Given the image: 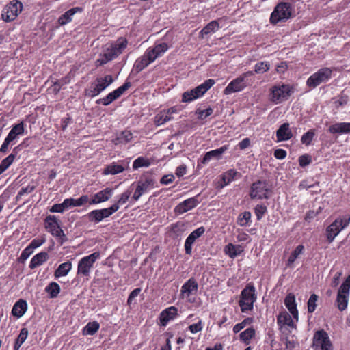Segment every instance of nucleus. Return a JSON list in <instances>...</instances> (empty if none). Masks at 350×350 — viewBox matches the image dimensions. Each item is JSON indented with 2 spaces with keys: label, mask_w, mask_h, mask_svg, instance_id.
<instances>
[{
  "label": "nucleus",
  "mask_w": 350,
  "mask_h": 350,
  "mask_svg": "<svg viewBox=\"0 0 350 350\" xmlns=\"http://www.w3.org/2000/svg\"><path fill=\"white\" fill-rule=\"evenodd\" d=\"M128 40L124 37L118 38L115 42L110 43L99 55L96 61L97 66H102L113 60L123 53L127 47Z\"/></svg>",
  "instance_id": "obj_1"
},
{
  "label": "nucleus",
  "mask_w": 350,
  "mask_h": 350,
  "mask_svg": "<svg viewBox=\"0 0 350 350\" xmlns=\"http://www.w3.org/2000/svg\"><path fill=\"white\" fill-rule=\"evenodd\" d=\"M293 14L294 8L291 3H278L270 15L269 23L273 25L285 23L293 16Z\"/></svg>",
  "instance_id": "obj_2"
},
{
  "label": "nucleus",
  "mask_w": 350,
  "mask_h": 350,
  "mask_svg": "<svg viewBox=\"0 0 350 350\" xmlns=\"http://www.w3.org/2000/svg\"><path fill=\"white\" fill-rule=\"evenodd\" d=\"M293 92V87L288 84L275 85L270 88L269 100L274 104H280L287 100Z\"/></svg>",
  "instance_id": "obj_3"
},
{
  "label": "nucleus",
  "mask_w": 350,
  "mask_h": 350,
  "mask_svg": "<svg viewBox=\"0 0 350 350\" xmlns=\"http://www.w3.org/2000/svg\"><path fill=\"white\" fill-rule=\"evenodd\" d=\"M255 292V287L251 284H248L241 292L239 305L242 312H247L253 309L254 303L257 299Z\"/></svg>",
  "instance_id": "obj_4"
},
{
  "label": "nucleus",
  "mask_w": 350,
  "mask_h": 350,
  "mask_svg": "<svg viewBox=\"0 0 350 350\" xmlns=\"http://www.w3.org/2000/svg\"><path fill=\"white\" fill-rule=\"evenodd\" d=\"M350 223V215L346 214L336 218L326 228V237L329 243L333 242L335 237Z\"/></svg>",
  "instance_id": "obj_5"
},
{
  "label": "nucleus",
  "mask_w": 350,
  "mask_h": 350,
  "mask_svg": "<svg viewBox=\"0 0 350 350\" xmlns=\"http://www.w3.org/2000/svg\"><path fill=\"white\" fill-rule=\"evenodd\" d=\"M215 81L214 79H209L196 88L191 90L184 92L182 94L181 102L190 103L202 97L215 84Z\"/></svg>",
  "instance_id": "obj_6"
},
{
  "label": "nucleus",
  "mask_w": 350,
  "mask_h": 350,
  "mask_svg": "<svg viewBox=\"0 0 350 350\" xmlns=\"http://www.w3.org/2000/svg\"><path fill=\"white\" fill-rule=\"evenodd\" d=\"M154 185L155 180L150 177L142 178L137 182L132 183L130 189L133 190L135 187L132 200L135 202L137 201L142 195L154 188Z\"/></svg>",
  "instance_id": "obj_7"
},
{
  "label": "nucleus",
  "mask_w": 350,
  "mask_h": 350,
  "mask_svg": "<svg viewBox=\"0 0 350 350\" xmlns=\"http://www.w3.org/2000/svg\"><path fill=\"white\" fill-rule=\"evenodd\" d=\"M253 75V71H247L245 73H243L239 77H237L229 83V84L225 88L224 90V94L228 95L234 92L242 91L248 85L247 78Z\"/></svg>",
  "instance_id": "obj_8"
},
{
  "label": "nucleus",
  "mask_w": 350,
  "mask_h": 350,
  "mask_svg": "<svg viewBox=\"0 0 350 350\" xmlns=\"http://www.w3.org/2000/svg\"><path fill=\"white\" fill-rule=\"evenodd\" d=\"M100 256L99 252H95L88 256L83 257L78 262L77 275L88 277L90 275L94 262Z\"/></svg>",
  "instance_id": "obj_9"
},
{
  "label": "nucleus",
  "mask_w": 350,
  "mask_h": 350,
  "mask_svg": "<svg viewBox=\"0 0 350 350\" xmlns=\"http://www.w3.org/2000/svg\"><path fill=\"white\" fill-rule=\"evenodd\" d=\"M312 347L314 350H333L332 342L325 330H318L314 334Z\"/></svg>",
  "instance_id": "obj_10"
},
{
  "label": "nucleus",
  "mask_w": 350,
  "mask_h": 350,
  "mask_svg": "<svg viewBox=\"0 0 350 350\" xmlns=\"http://www.w3.org/2000/svg\"><path fill=\"white\" fill-rule=\"evenodd\" d=\"M332 70L329 68H323L312 74L306 81L310 88H315L322 83L327 82L331 77Z\"/></svg>",
  "instance_id": "obj_11"
},
{
  "label": "nucleus",
  "mask_w": 350,
  "mask_h": 350,
  "mask_svg": "<svg viewBox=\"0 0 350 350\" xmlns=\"http://www.w3.org/2000/svg\"><path fill=\"white\" fill-rule=\"evenodd\" d=\"M22 9V3L18 0H13L3 10L1 18L5 22L12 21L21 12Z\"/></svg>",
  "instance_id": "obj_12"
},
{
  "label": "nucleus",
  "mask_w": 350,
  "mask_h": 350,
  "mask_svg": "<svg viewBox=\"0 0 350 350\" xmlns=\"http://www.w3.org/2000/svg\"><path fill=\"white\" fill-rule=\"evenodd\" d=\"M269 192L270 189L268 188L266 181L258 180L252 185L250 196L252 199H268Z\"/></svg>",
  "instance_id": "obj_13"
},
{
  "label": "nucleus",
  "mask_w": 350,
  "mask_h": 350,
  "mask_svg": "<svg viewBox=\"0 0 350 350\" xmlns=\"http://www.w3.org/2000/svg\"><path fill=\"white\" fill-rule=\"evenodd\" d=\"M131 86V82L126 81L122 86L109 93L105 97L97 100L96 103L97 104H102L104 106H107L113 101L120 98Z\"/></svg>",
  "instance_id": "obj_14"
},
{
  "label": "nucleus",
  "mask_w": 350,
  "mask_h": 350,
  "mask_svg": "<svg viewBox=\"0 0 350 350\" xmlns=\"http://www.w3.org/2000/svg\"><path fill=\"white\" fill-rule=\"evenodd\" d=\"M131 86V82L126 81L122 86L109 93L105 97L97 100L96 103L97 104H102L104 106H107L113 101L120 98Z\"/></svg>",
  "instance_id": "obj_15"
},
{
  "label": "nucleus",
  "mask_w": 350,
  "mask_h": 350,
  "mask_svg": "<svg viewBox=\"0 0 350 350\" xmlns=\"http://www.w3.org/2000/svg\"><path fill=\"white\" fill-rule=\"evenodd\" d=\"M44 226L46 230L53 236L59 238L65 237V234L60 228L59 219L55 215H48L44 219Z\"/></svg>",
  "instance_id": "obj_16"
},
{
  "label": "nucleus",
  "mask_w": 350,
  "mask_h": 350,
  "mask_svg": "<svg viewBox=\"0 0 350 350\" xmlns=\"http://www.w3.org/2000/svg\"><path fill=\"white\" fill-rule=\"evenodd\" d=\"M205 232L203 226L199 227L193 230L186 239L185 242V250L187 254L191 255L192 253V245L197 239L200 237Z\"/></svg>",
  "instance_id": "obj_17"
},
{
  "label": "nucleus",
  "mask_w": 350,
  "mask_h": 350,
  "mask_svg": "<svg viewBox=\"0 0 350 350\" xmlns=\"http://www.w3.org/2000/svg\"><path fill=\"white\" fill-rule=\"evenodd\" d=\"M154 61V57H152L151 55H150L149 53L146 51L143 55L138 57L135 60L133 65V71H135L137 74Z\"/></svg>",
  "instance_id": "obj_18"
},
{
  "label": "nucleus",
  "mask_w": 350,
  "mask_h": 350,
  "mask_svg": "<svg viewBox=\"0 0 350 350\" xmlns=\"http://www.w3.org/2000/svg\"><path fill=\"white\" fill-rule=\"evenodd\" d=\"M199 203L197 196L188 198L179 203L174 208V212L179 215L185 213L195 208Z\"/></svg>",
  "instance_id": "obj_19"
},
{
  "label": "nucleus",
  "mask_w": 350,
  "mask_h": 350,
  "mask_svg": "<svg viewBox=\"0 0 350 350\" xmlns=\"http://www.w3.org/2000/svg\"><path fill=\"white\" fill-rule=\"evenodd\" d=\"M113 190L107 187L94 194L92 199L89 202L90 204H96L107 201L112 196Z\"/></svg>",
  "instance_id": "obj_20"
},
{
  "label": "nucleus",
  "mask_w": 350,
  "mask_h": 350,
  "mask_svg": "<svg viewBox=\"0 0 350 350\" xmlns=\"http://www.w3.org/2000/svg\"><path fill=\"white\" fill-rule=\"evenodd\" d=\"M228 149V145H224V146L220 147L219 148H217V149H215V150L207 152L204 154L202 160L201 161V163L203 165H206L208 162H209L211 161V159H212L213 158L216 159H221V155Z\"/></svg>",
  "instance_id": "obj_21"
},
{
  "label": "nucleus",
  "mask_w": 350,
  "mask_h": 350,
  "mask_svg": "<svg viewBox=\"0 0 350 350\" xmlns=\"http://www.w3.org/2000/svg\"><path fill=\"white\" fill-rule=\"evenodd\" d=\"M178 310L174 306H170L163 310L160 314V323L162 326H165L167 323L173 320L178 315Z\"/></svg>",
  "instance_id": "obj_22"
},
{
  "label": "nucleus",
  "mask_w": 350,
  "mask_h": 350,
  "mask_svg": "<svg viewBox=\"0 0 350 350\" xmlns=\"http://www.w3.org/2000/svg\"><path fill=\"white\" fill-rule=\"evenodd\" d=\"M25 132V124L23 121L12 126L10 131L5 137L10 142H14L19 136L23 135Z\"/></svg>",
  "instance_id": "obj_23"
},
{
  "label": "nucleus",
  "mask_w": 350,
  "mask_h": 350,
  "mask_svg": "<svg viewBox=\"0 0 350 350\" xmlns=\"http://www.w3.org/2000/svg\"><path fill=\"white\" fill-rule=\"evenodd\" d=\"M349 293L350 292L347 290L341 291V288H339L336 300V303L339 310L343 311L347 308Z\"/></svg>",
  "instance_id": "obj_24"
},
{
  "label": "nucleus",
  "mask_w": 350,
  "mask_h": 350,
  "mask_svg": "<svg viewBox=\"0 0 350 350\" xmlns=\"http://www.w3.org/2000/svg\"><path fill=\"white\" fill-rule=\"evenodd\" d=\"M293 137L288 123L282 124L276 131L278 142L287 141Z\"/></svg>",
  "instance_id": "obj_25"
},
{
  "label": "nucleus",
  "mask_w": 350,
  "mask_h": 350,
  "mask_svg": "<svg viewBox=\"0 0 350 350\" xmlns=\"http://www.w3.org/2000/svg\"><path fill=\"white\" fill-rule=\"evenodd\" d=\"M332 134H347L350 133V122H336L332 124L328 129Z\"/></svg>",
  "instance_id": "obj_26"
},
{
  "label": "nucleus",
  "mask_w": 350,
  "mask_h": 350,
  "mask_svg": "<svg viewBox=\"0 0 350 350\" xmlns=\"http://www.w3.org/2000/svg\"><path fill=\"white\" fill-rule=\"evenodd\" d=\"M198 285L193 278H189L181 287L180 293L183 296L189 297L197 292Z\"/></svg>",
  "instance_id": "obj_27"
},
{
  "label": "nucleus",
  "mask_w": 350,
  "mask_h": 350,
  "mask_svg": "<svg viewBox=\"0 0 350 350\" xmlns=\"http://www.w3.org/2000/svg\"><path fill=\"white\" fill-rule=\"evenodd\" d=\"M284 304L288 308L292 316L298 320V310L295 301V297L293 293H288L284 299Z\"/></svg>",
  "instance_id": "obj_28"
},
{
  "label": "nucleus",
  "mask_w": 350,
  "mask_h": 350,
  "mask_svg": "<svg viewBox=\"0 0 350 350\" xmlns=\"http://www.w3.org/2000/svg\"><path fill=\"white\" fill-rule=\"evenodd\" d=\"M113 82V77L111 75H107L104 77L97 78L94 83L92 84V85H95L98 91L101 93Z\"/></svg>",
  "instance_id": "obj_29"
},
{
  "label": "nucleus",
  "mask_w": 350,
  "mask_h": 350,
  "mask_svg": "<svg viewBox=\"0 0 350 350\" xmlns=\"http://www.w3.org/2000/svg\"><path fill=\"white\" fill-rule=\"evenodd\" d=\"M168 48V45L165 42L156 43L153 48H148L146 51L152 57H154V60H155L165 53Z\"/></svg>",
  "instance_id": "obj_30"
},
{
  "label": "nucleus",
  "mask_w": 350,
  "mask_h": 350,
  "mask_svg": "<svg viewBox=\"0 0 350 350\" xmlns=\"http://www.w3.org/2000/svg\"><path fill=\"white\" fill-rule=\"evenodd\" d=\"M27 310V301L23 299H19L14 304L12 310V314L13 316L20 318L25 313Z\"/></svg>",
  "instance_id": "obj_31"
},
{
  "label": "nucleus",
  "mask_w": 350,
  "mask_h": 350,
  "mask_svg": "<svg viewBox=\"0 0 350 350\" xmlns=\"http://www.w3.org/2000/svg\"><path fill=\"white\" fill-rule=\"evenodd\" d=\"M49 258V254L46 252H41L36 254L31 260L29 263V268L31 269H35L37 267L42 265Z\"/></svg>",
  "instance_id": "obj_32"
},
{
  "label": "nucleus",
  "mask_w": 350,
  "mask_h": 350,
  "mask_svg": "<svg viewBox=\"0 0 350 350\" xmlns=\"http://www.w3.org/2000/svg\"><path fill=\"white\" fill-rule=\"evenodd\" d=\"M82 10L83 9L80 7H75L68 10L59 18L58 23L61 25L67 24L72 21V17L74 14L77 12H81Z\"/></svg>",
  "instance_id": "obj_33"
},
{
  "label": "nucleus",
  "mask_w": 350,
  "mask_h": 350,
  "mask_svg": "<svg viewBox=\"0 0 350 350\" xmlns=\"http://www.w3.org/2000/svg\"><path fill=\"white\" fill-rule=\"evenodd\" d=\"M243 252V247L240 245L228 243L224 247L225 254L232 258H234L239 256Z\"/></svg>",
  "instance_id": "obj_34"
},
{
  "label": "nucleus",
  "mask_w": 350,
  "mask_h": 350,
  "mask_svg": "<svg viewBox=\"0 0 350 350\" xmlns=\"http://www.w3.org/2000/svg\"><path fill=\"white\" fill-rule=\"evenodd\" d=\"M185 230V226L184 223H183L181 221H178V222H176V224H173L170 226V237H172L174 239H177L183 234Z\"/></svg>",
  "instance_id": "obj_35"
},
{
  "label": "nucleus",
  "mask_w": 350,
  "mask_h": 350,
  "mask_svg": "<svg viewBox=\"0 0 350 350\" xmlns=\"http://www.w3.org/2000/svg\"><path fill=\"white\" fill-rule=\"evenodd\" d=\"M241 177V174L234 169L226 171L222 175V180L225 185H228L232 181L239 179Z\"/></svg>",
  "instance_id": "obj_36"
},
{
  "label": "nucleus",
  "mask_w": 350,
  "mask_h": 350,
  "mask_svg": "<svg viewBox=\"0 0 350 350\" xmlns=\"http://www.w3.org/2000/svg\"><path fill=\"white\" fill-rule=\"evenodd\" d=\"M277 323L281 327L284 325L293 326L291 317L286 311L281 312L277 317Z\"/></svg>",
  "instance_id": "obj_37"
},
{
  "label": "nucleus",
  "mask_w": 350,
  "mask_h": 350,
  "mask_svg": "<svg viewBox=\"0 0 350 350\" xmlns=\"http://www.w3.org/2000/svg\"><path fill=\"white\" fill-rule=\"evenodd\" d=\"M71 268L72 263L70 261L60 264L57 269L55 271V278H57L59 277L66 276L71 270Z\"/></svg>",
  "instance_id": "obj_38"
},
{
  "label": "nucleus",
  "mask_w": 350,
  "mask_h": 350,
  "mask_svg": "<svg viewBox=\"0 0 350 350\" xmlns=\"http://www.w3.org/2000/svg\"><path fill=\"white\" fill-rule=\"evenodd\" d=\"M124 170V167L122 165H119L115 162L107 165L103 171V174H117L122 172Z\"/></svg>",
  "instance_id": "obj_39"
},
{
  "label": "nucleus",
  "mask_w": 350,
  "mask_h": 350,
  "mask_svg": "<svg viewBox=\"0 0 350 350\" xmlns=\"http://www.w3.org/2000/svg\"><path fill=\"white\" fill-rule=\"evenodd\" d=\"M174 119L173 116H170L169 113H167L166 110H163L154 117V122L157 125L163 124Z\"/></svg>",
  "instance_id": "obj_40"
},
{
  "label": "nucleus",
  "mask_w": 350,
  "mask_h": 350,
  "mask_svg": "<svg viewBox=\"0 0 350 350\" xmlns=\"http://www.w3.org/2000/svg\"><path fill=\"white\" fill-rule=\"evenodd\" d=\"M219 29V25L217 21H212L208 23L201 31L200 34L203 37L204 35H208L215 33Z\"/></svg>",
  "instance_id": "obj_41"
},
{
  "label": "nucleus",
  "mask_w": 350,
  "mask_h": 350,
  "mask_svg": "<svg viewBox=\"0 0 350 350\" xmlns=\"http://www.w3.org/2000/svg\"><path fill=\"white\" fill-rule=\"evenodd\" d=\"M255 336V329L253 327H249L245 331L242 332L240 335V340L243 341L245 345H248L250 340Z\"/></svg>",
  "instance_id": "obj_42"
},
{
  "label": "nucleus",
  "mask_w": 350,
  "mask_h": 350,
  "mask_svg": "<svg viewBox=\"0 0 350 350\" xmlns=\"http://www.w3.org/2000/svg\"><path fill=\"white\" fill-rule=\"evenodd\" d=\"M100 325L96 321L88 323L83 328L84 335H94L99 329Z\"/></svg>",
  "instance_id": "obj_43"
},
{
  "label": "nucleus",
  "mask_w": 350,
  "mask_h": 350,
  "mask_svg": "<svg viewBox=\"0 0 350 350\" xmlns=\"http://www.w3.org/2000/svg\"><path fill=\"white\" fill-rule=\"evenodd\" d=\"M28 336V330L27 328H22L19 335L18 336L17 338L16 339L14 345V350H18L21 347V345L27 339V337Z\"/></svg>",
  "instance_id": "obj_44"
},
{
  "label": "nucleus",
  "mask_w": 350,
  "mask_h": 350,
  "mask_svg": "<svg viewBox=\"0 0 350 350\" xmlns=\"http://www.w3.org/2000/svg\"><path fill=\"white\" fill-rule=\"evenodd\" d=\"M16 153H12L5 158L0 164V174L4 172L14 162Z\"/></svg>",
  "instance_id": "obj_45"
},
{
  "label": "nucleus",
  "mask_w": 350,
  "mask_h": 350,
  "mask_svg": "<svg viewBox=\"0 0 350 350\" xmlns=\"http://www.w3.org/2000/svg\"><path fill=\"white\" fill-rule=\"evenodd\" d=\"M45 291L51 298H55L60 292V286L57 283L53 282L45 288Z\"/></svg>",
  "instance_id": "obj_46"
},
{
  "label": "nucleus",
  "mask_w": 350,
  "mask_h": 350,
  "mask_svg": "<svg viewBox=\"0 0 350 350\" xmlns=\"http://www.w3.org/2000/svg\"><path fill=\"white\" fill-rule=\"evenodd\" d=\"M86 217L90 221L94 222L95 224H98L103 219L99 209L90 211L87 214Z\"/></svg>",
  "instance_id": "obj_47"
},
{
  "label": "nucleus",
  "mask_w": 350,
  "mask_h": 350,
  "mask_svg": "<svg viewBox=\"0 0 350 350\" xmlns=\"http://www.w3.org/2000/svg\"><path fill=\"white\" fill-rule=\"evenodd\" d=\"M270 68V64L268 62H260L254 65V73L263 74L268 71Z\"/></svg>",
  "instance_id": "obj_48"
},
{
  "label": "nucleus",
  "mask_w": 350,
  "mask_h": 350,
  "mask_svg": "<svg viewBox=\"0 0 350 350\" xmlns=\"http://www.w3.org/2000/svg\"><path fill=\"white\" fill-rule=\"evenodd\" d=\"M69 83H70V79H69L68 77H66L64 78L61 79L60 80L56 81L55 82H54V83L52 86L53 92L54 94H57V93H59V92L60 91V90L62 89V88L64 85H65Z\"/></svg>",
  "instance_id": "obj_49"
},
{
  "label": "nucleus",
  "mask_w": 350,
  "mask_h": 350,
  "mask_svg": "<svg viewBox=\"0 0 350 350\" xmlns=\"http://www.w3.org/2000/svg\"><path fill=\"white\" fill-rule=\"evenodd\" d=\"M150 165V162L148 159L143 157L137 158L133 163V168L137 170L142 167H148Z\"/></svg>",
  "instance_id": "obj_50"
},
{
  "label": "nucleus",
  "mask_w": 350,
  "mask_h": 350,
  "mask_svg": "<svg viewBox=\"0 0 350 350\" xmlns=\"http://www.w3.org/2000/svg\"><path fill=\"white\" fill-rule=\"evenodd\" d=\"M251 213L249 211H245L241 213L238 218V224L241 226H250Z\"/></svg>",
  "instance_id": "obj_51"
},
{
  "label": "nucleus",
  "mask_w": 350,
  "mask_h": 350,
  "mask_svg": "<svg viewBox=\"0 0 350 350\" xmlns=\"http://www.w3.org/2000/svg\"><path fill=\"white\" fill-rule=\"evenodd\" d=\"M304 250V247L302 245H299L296 247V248L293 251L290 256L288 259V265H291L293 263L297 258L300 255Z\"/></svg>",
  "instance_id": "obj_52"
},
{
  "label": "nucleus",
  "mask_w": 350,
  "mask_h": 350,
  "mask_svg": "<svg viewBox=\"0 0 350 350\" xmlns=\"http://www.w3.org/2000/svg\"><path fill=\"white\" fill-rule=\"evenodd\" d=\"M314 135V130L310 129L301 136V142L306 146H309L311 144Z\"/></svg>",
  "instance_id": "obj_53"
},
{
  "label": "nucleus",
  "mask_w": 350,
  "mask_h": 350,
  "mask_svg": "<svg viewBox=\"0 0 350 350\" xmlns=\"http://www.w3.org/2000/svg\"><path fill=\"white\" fill-rule=\"evenodd\" d=\"M131 193H132V190L129 187L126 191H125L124 193H122L121 194L118 202L116 203L113 204V205H118V208H119L121 205L124 204L128 201Z\"/></svg>",
  "instance_id": "obj_54"
},
{
  "label": "nucleus",
  "mask_w": 350,
  "mask_h": 350,
  "mask_svg": "<svg viewBox=\"0 0 350 350\" xmlns=\"http://www.w3.org/2000/svg\"><path fill=\"white\" fill-rule=\"evenodd\" d=\"M99 210L102 214L103 218L105 219L110 217L112 214L116 213L118 210V206L113 204L109 208H105Z\"/></svg>",
  "instance_id": "obj_55"
},
{
  "label": "nucleus",
  "mask_w": 350,
  "mask_h": 350,
  "mask_svg": "<svg viewBox=\"0 0 350 350\" xmlns=\"http://www.w3.org/2000/svg\"><path fill=\"white\" fill-rule=\"evenodd\" d=\"M253 322L251 317L245 318L242 322L236 324L233 327V332L237 334L243 329L247 325H250Z\"/></svg>",
  "instance_id": "obj_56"
},
{
  "label": "nucleus",
  "mask_w": 350,
  "mask_h": 350,
  "mask_svg": "<svg viewBox=\"0 0 350 350\" xmlns=\"http://www.w3.org/2000/svg\"><path fill=\"white\" fill-rule=\"evenodd\" d=\"M317 300H318V296L317 295L312 294L310 295V297L308 301V303H307L308 312L312 313L315 310L316 307H317L316 303H317Z\"/></svg>",
  "instance_id": "obj_57"
},
{
  "label": "nucleus",
  "mask_w": 350,
  "mask_h": 350,
  "mask_svg": "<svg viewBox=\"0 0 350 350\" xmlns=\"http://www.w3.org/2000/svg\"><path fill=\"white\" fill-rule=\"evenodd\" d=\"M132 138L133 134L131 131H124L120 133L117 140H118L120 143L126 144L130 142Z\"/></svg>",
  "instance_id": "obj_58"
},
{
  "label": "nucleus",
  "mask_w": 350,
  "mask_h": 350,
  "mask_svg": "<svg viewBox=\"0 0 350 350\" xmlns=\"http://www.w3.org/2000/svg\"><path fill=\"white\" fill-rule=\"evenodd\" d=\"M334 105L336 108L345 106L349 101V98L347 95L342 93L338 98H334Z\"/></svg>",
  "instance_id": "obj_59"
},
{
  "label": "nucleus",
  "mask_w": 350,
  "mask_h": 350,
  "mask_svg": "<svg viewBox=\"0 0 350 350\" xmlns=\"http://www.w3.org/2000/svg\"><path fill=\"white\" fill-rule=\"evenodd\" d=\"M213 112V109L211 107H208L206 109L202 110L198 109L196 111L198 118L200 120H204L206 117L211 116Z\"/></svg>",
  "instance_id": "obj_60"
},
{
  "label": "nucleus",
  "mask_w": 350,
  "mask_h": 350,
  "mask_svg": "<svg viewBox=\"0 0 350 350\" xmlns=\"http://www.w3.org/2000/svg\"><path fill=\"white\" fill-rule=\"evenodd\" d=\"M35 188L36 186L31 185H28L25 187H22L16 196V200H19L23 196L31 193L34 191Z\"/></svg>",
  "instance_id": "obj_61"
},
{
  "label": "nucleus",
  "mask_w": 350,
  "mask_h": 350,
  "mask_svg": "<svg viewBox=\"0 0 350 350\" xmlns=\"http://www.w3.org/2000/svg\"><path fill=\"white\" fill-rule=\"evenodd\" d=\"M266 212L267 207L263 204H258L254 208V213L258 220H260Z\"/></svg>",
  "instance_id": "obj_62"
},
{
  "label": "nucleus",
  "mask_w": 350,
  "mask_h": 350,
  "mask_svg": "<svg viewBox=\"0 0 350 350\" xmlns=\"http://www.w3.org/2000/svg\"><path fill=\"white\" fill-rule=\"evenodd\" d=\"M312 162L311 156L309 154H304L299 157V164L301 167H306Z\"/></svg>",
  "instance_id": "obj_63"
},
{
  "label": "nucleus",
  "mask_w": 350,
  "mask_h": 350,
  "mask_svg": "<svg viewBox=\"0 0 350 350\" xmlns=\"http://www.w3.org/2000/svg\"><path fill=\"white\" fill-rule=\"evenodd\" d=\"M203 328L202 320H199L198 323L191 324L188 327L189 330L193 333L196 334L198 332H200Z\"/></svg>",
  "instance_id": "obj_64"
}]
</instances>
